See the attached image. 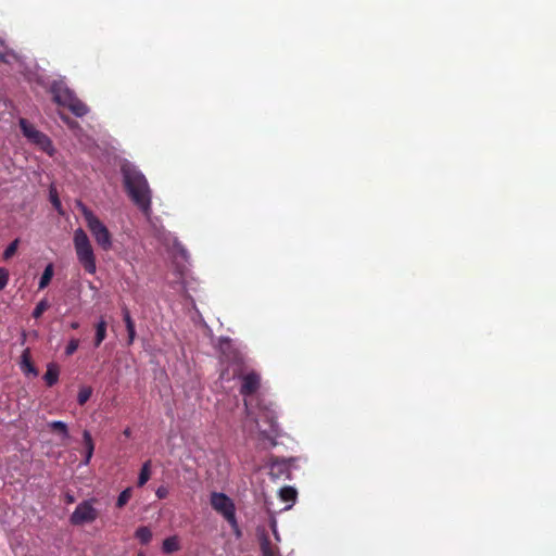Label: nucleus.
<instances>
[{"label": "nucleus", "mask_w": 556, "mask_h": 556, "mask_svg": "<svg viewBox=\"0 0 556 556\" xmlns=\"http://www.w3.org/2000/svg\"><path fill=\"white\" fill-rule=\"evenodd\" d=\"M135 338H136V334H132V333H128V341H127V344L128 345H131L135 341Z\"/></svg>", "instance_id": "31"}, {"label": "nucleus", "mask_w": 556, "mask_h": 556, "mask_svg": "<svg viewBox=\"0 0 556 556\" xmlns=\"http://www.w3.org/2000/svg\"><path fill=\"white\" fill-rule=\"evenodd\" d=\"M121 174L127 195L146 216H149L151 214L152 190L146 176L128 161L121 165Z\"/></svg>", "instance_id": "2"}, {"label": "nucleus", "mask_w": 556, "mask_h": 556, "mask_svg": "<svg viewBox=\"0 0 556 556\" xmlns=\"http://www.w3.org/2000/svg\"><path fill=\"white\" fill-rule=\"evenodd\" d=\"M135 538L139 540L141 544H148L152 539V531L148 527H139L135 532Z\"/></svg>", "instance_id": "20"}, {"label": "nucleus", "mask_w": 556, "mask_h": 556, "mask_svg": "<svg viewBox=\"0 0 556 556\" xmlns=\"http://www.w3.org/2000/svg\"><path fill=\"white\" fill-rule=\"evenodd\" d=\"M210 503L212 508L220 514L232 528H238L236 506L229 496L222 492H213Z\"/></svg>", "instance_id": "6"}, {"label": "nucleus", "mask_w": 556, "mask_h": 556, "mask_svg": "<svg viewBox=\"0 0 556 556\" xmlns=\"http://www.w3.org/2000/svg\"><path fill=\"white\" fill-rule=\"evenodd\" d=\"M74 249L77 260L86 273L93 275L97 271V262L93 248L87 233L81 228L74 231Z\"/></svg>", "instance_id": "3"}, {"label": "nucleus", "mask_w": 556, "mask_h": 556, "mask_svg": "<svg viewBox=\"0 0 556 556\" xmlns=\"http://www.w3.org/2000/svg\"><path fill=\"white\" fill-rule=\"evenodd\" d=\"M179 539L176 535L168 536L163 541L162 549L165 554H172L179 551Z\"/></svg>", "instance_id": "16"}, {"label": "nucleus", "mask_w": 556, "mask_h": 556, "mask_svg": "<svg viewBox=\"0 0 556 556\" xmlns=\"http://www.w3.org/2000/svg\"><path fill=\"white\" fill-rule=\"evenodd\" d=\"M65 106L77 117H83L89 112V108L76 96Z\"/></svg>", "instance_id": "10"}, {"label": "nucleus", "mask_w": 556, "mask_h": 556, "mask_svg": "<svg viewBox=\"0 0 556 556\" xmlns=\"http://www.w3.org/2000/svg\"><path fill=\"white\" fill-rule=\"evenodd\" d=\"M122 313L126 328H130L131 326H134L135 323L130 316L129 309L126 306L122 308Z\"/></svg>", "instance_id": "27"}, {"label": "nucleus", "mask_w": 556, "mask_h": 556, "mask_svg": "<svg viewBox=\"0 0 556 556\" xmlns=\"http://www.w3.org/2000/svg\"><path fill=\"white\" fill-rule=\"evenodd\" d=\"M20 128L25 138L33 144L37 146L41 151L52 155L54 152V148L50 138L38 130L33 124H30L27 119L21 118Z\"/></svg>", "instance_id": "5"}, {"label": "nucleus", "mask_w": 556, "mask_h": 556, "mask_svg": "<svg viewBox=\"0 0 556 556\" xmlns=\"http://www.w3.org/2000/svg\"><path fill=\"white\" fill-rule=\"evenodd\" d=\"M78 327H79V323H77V321H73V323L71 324V328H72V329H77Z\"/></svg>", "instance_id": "35"}, {"label": "nucleus", "mask_w": 556, "mask_h": 556, "mask_svg": "<svg viewBox=\"0 0 556 556\" xmlns=\"http://www.w3.org/2000/svg\"><path fill=\"white\" fill-rule=\"evenodd\" d=\"M126 329H127V333L136 334L135 325H134V326H131L130 328H126Z\"/></svg>", "instance_id": "32"}, {"label": "nucleus", "mask_w": 556, "mask_h": 556, "mask_svg": "<svg viewBox=\"0 0 556 556\" xmlns=\"http://www.w3.org/2000/svg\"><path fill=\"white\" fill-rule=\"evenodd\" d=\"M50 92L53 101L65 106L76 96L63 80H54L50 86Z\"/></svg>", "instance_id": "8"}, {"label": "nucleus", "mask_w": 556, "mask_h": 556, "mask_svg": "<svg viewBox=\"0 0 556 556\" xmlns=\"http://www.w3.org/2000/svg\"><path fill=\"white\" fill-rule=\"evenodd\" d=\"M96 498L86 500L79 503L70 516V522L73 526H83L91 523L99 517L98 509L93 506Z\"/></svg>", "instance_id": "7"}, {"label": "nucleus", "mask_w": 556, "mask_h": 556, "mask_svg": "<svg viewBox=\"0 0 556 556\" xmlns=\"http://www.w3.org/2000/svg\"><path fill=\"white\" fill-rule=\"evenodd\" d=\"M53 274H54L53 264H48L40 277V280L38 283L39 290H42L49 286L52 277H53Z\"/></svg>", "instance_id": "19"}, {"label": "nucleus", "mask_w": 556, "mask_h": 556, "mask_svg": "<svg viewBox=\"0 0 556 556\" xmlns=\"http://www.w3.org/2000/svg\"><path fill=\"white\" fill-rule=\"evenodd\" d=\"M150 478H151V460L149 459L143 463V465L140 469L137 485L139 488L143 486L150 480Z\"/></svg>", "instance_id": "18"}, {"label": "nucleus", "mask_w": 556, "mask_h": 556, "mask_svg": "<svg viewBox=\"0 0 556 556\" xmlns=\"http://www.w3.org/2000/svg\"><path fill=\"white\" fill-rule=\"evenodd\" d=\"M296 494V490L292 486H283L279 491L280 498L286 503H294Z\"/></svg>", "instance_id": "21"}, {"label": "nucleus", "mask_w": 556, "mask_h": 556, "mask_svg": "<svg viewBox=\"0 0 556 556\" xmlns=\"http://www.w3.org/2000/svg\"><path fill=\"white\" fill-rule=\"evenodd\" d=\"M131 496H132V489L126 488L124 491H122L119 493L117 501H116V507L123 508L129 502Z\"/></svg>", "instance_id": "22"}, {"label": "nucleus", "mask_w": 556, "mask_h": 556, "mask_svg": "<svg viewBox=\"0 0 556 556\" xmlns=\"http://www.w3.org/2000/svg\"><path fill=\"white\" fill-rule=\"evenodd\" d=\"M50 307V304L49 302L47 301V299H42L41 301H39L36 305V307L34 308L33 311V317L34 318H39L41 317V315Z\"/></svg>", "instance_id": "24"}, {"label": "nucleus", "mask_w": 556, "mask_h": 556, "mask_svg": "<svg viewBox=\"0 0 556 556\" xmlns=\"http://www.w3.org/2000/svg\"><path fill=\"white\" fill-rule=\"evenodd\" d=\"M83 442L85 446V459L84 464L88 465L92 458L94 452V442L92 440L91 433L88 430H84L83 432Z\"/></svg>", "instance_id": "13"}, {"label": "nucleus", "mask_w": 556, "mask_h": 556, "mask_svg": "<svg viewBox=\"0 0 556 556\" xmlns=\"http://www.w3.org/2000/svg\"><path fill=\"white\" fill-rule=\"evenodd\" d=\"M155 495L159 500H163V498H166L167 495H168V489L167 486L165 485H160L156 491H155Z\"/></svg>", "instance_id": "29"}, {"label": "nucleus", "mask_w": 556, "mask_h": 556, "mask_svg": "<svg viewBox=\"0 0 556 556\" xmlns=\"http://www.w3.org/2000/svg\"><path fill=\"white\" fill-rule=\"evenodd\" d=\"M60 368L55 363L47 365V371L43 375V380L48 387H53L59 381Z\"/></svg>", "instance_id": "12"}, {"label": "nucleus", "mask_w": 556, "mask_h": 556, "mask_svg": "<svg viewBox=\"0 0 556 556\" xmlns=\"http://www.w3.org/2000/svg\"><path fill=\"white\" fill-rule=\"evenodd\" d=\"M138 556H142L141 554H139Z\"/></svg>", "instance_id": "38"}, {"label": "nucleus", "mask_w": 556, "mask_h": 556, "mask_svg": "<svg viewBox=\"0 0 556 556\" xmlns=\"http://www.w3.org/2000/svg\"><path fill=\"white\" fill-rule=\"evenodd\" d=\"M62 119L70 124V119H68V117H64V116H62Z\"/></svg>", "instance_id": "36"}, {"label": "nucleus", "mask_w": 556, "mask_h": 556, "mask_svg": "<svg viewBox=\"0 0 556 556\" xmlns=\"http://www.w3.org/2000/svg\"><path fill=\"white\" fill-rule=\"evenodd\" d=\"M51 431L59 433L62 439L66 440L70 438L67 425L60 420H54L48 424Z\"/></svg>", "instance_id": "17"}, {"label": "nucleus", "mask_w": 556, "mask_h": 556, "mask_svg": "<svg viewBox=\"0 0 556 556\" xmlns=\"http://www.w3.org/2000/svg\"><path fill=\"white\" fill-rule=\"evenodd\" d=\"M78 346H79V340L75 339V338L71 339L66 345L65 354L67 356L73 355L77 351Z\"/></svg>", "instance_id": "26"}, {"label": "nucleus", "mask_w": 556, "mask_h": 556, "mask_svg": "<svg viewBox=\"0 0 556 556\" xmlns=\"http://www.w3.org/2000/svg\"><path fill=\"white\" fill-rule=\"evenodd\" d=\"M20 365L24 374L38 375V370L31 362L30 350L28 348L23 351Z\"/></svg>", "instance_id": "11"}, {"label": "nucleus", "mask_w": 556, "mask_h": 556, "mask_svg": "<svg viewBox=\"0 0 556 556\" xmlns=\"http://www.w3.org/2000/svg\"><path fill=\"white\" fill-rule=\"evenodd\" d=\"M81 212L87 227L94 238L97 244L103 250L109 251L112 248V236L108 227L86 206L83 205Z\"/></svg>", "instance_id": "4"}, {"label": "nucleus", "mask_w": 556, "mask_h": 556, "mask_svg": "<svg viewBox=\"0 0 556 556\" xmlns=\"http://www.w3.org/2000/svg\"><path fill=\"white\" fill-rule=\"evenodd\" d=\"M106 321L101 318L99 323L96 325V336H94V346L98 348L106 338Z\"/></svg>", "instance_id": "15"}, {"label": "nucleus", "mask_w": 556, "mask_h": 556, "mask_svg": "<svg viewBox=\"0 0 556 556\" xmlns=\"http://www.w3.org/2000/svg\"><path fill=\"white\" fill-rule=\"evenodd\" d=\"M1 62H7L5 60V53H3L2 51H0V63Z\"/></svg>", "instance_id": "34"}, {"label": "nucleus", "mask_w": 556, "mask_h": 556, "mask_svg": "<svg viewBox=\"0 0 556 556\" xmlns=\"http://www.w3.org/2000/svg\"><path fill=\"white\" fill-rule=\"evenodd\" d=\"M260 548L262 556H279L278 548L273 545L267 534L260 538Z\"/></svg>", "instance_id": "14"}, {"label": "nucleus", "mask_w": 556, "mask_h": 556, "mask_svg": "<svg viewBox=\"0 0 556 556\" xmlns=\"http://www.w3.org/2000/svg\"><path fill=\"white\" fill-rule=\"evenodd\" d=\"M9 282V271L0 267V291L3 290Z\"/></svg>", "instance_id": "28"}, {"label": "nucleus", "mask_w": 556, "mask_h": 556, "mask_svg": "<svg viewBox=\"0 0 556 556\" xmlns=\"http://www.w3.org/2000/svg\"><path fill=\"white\" fill-rule=\"evenodd\" d=\"M222 362L227 363L225 369L220 372L222 380H231L239 378L241 380L240 394L244 397L251 396L257 392L261 387V376L255 370L245 372L247 366L243 355L233 348L228 338H222L219 341Z\"/></svg>", "instance_id": "1"}, {"label": "nucleus", "mask_w": 556, "mask_h": 556, "mask_svg": "<svg viewBox=\"0 0 556 556\" xmlns=\"http://www.w3.org/2000/svg\"><path fill=\"white\" fill-rule=\"evenodd\" d=\"M123 433H124L125 437L128 438L131 434V430L129 428H126Z\"/></svg>", "instance_id": "33"}, {"label": "nucleus", "mask_w": 556, "mask_h": 556, "mask_svg": "<svg viewBox=\"0 0 556 556\" xmlns=\"http://www.w3.org/2000/svg\"><path fill=\"white\" fill-rule=\"evenodd\" d=\"M269 473L275 479H280L282 477H289L290 475V464L285 459H274L269 466Z\"/></svg>", "instance_id": "9"}, {"label": "nucleus", "mask_w": 556, "mask_h": 556, "mask_svg": "<svg viewBox=\"0 0 556 556\" xmlns=\"http://www.w3.org/2000/svg\"><path fill=\"white\" fill-rule=\"evenodd\" d=\"M20 239L13 240L4 250L2 257L4 261L10 260L17 251Z\"/></svg>", "instance_id": "23"}, {"label": "nucleus", "mask_w": 556, "mask_h": 556, "mask_svg": "<svg viewBox=\"0 0 556 556\" xmlns=\"http://www.w3.org/2000/svg\"><path fill=\"white\" fill-rule=\"evenodd\" d=\"M50 199H51V202L53 204V206L56 208V210H60L61 207V202L56 195V193H54L52 190L50 191Z\"/></svg>", "instance_id": "30"}, {"label": "nucleus", "mask_w": 556, "mask_h": 556, "mask_svg": "<svg viewBox=\"0 0 556 556\" xmlns=\"http://www.w3.org/2000/svg\"><path fill=\"white\" fill-rule=\"evenodd\" d=\"M92 394V389L90 387H84L79 390L77 395V402L79 405H85Z\"/></svg>", "instance_id": "25"}, {"label": "nucleus", "mask_w": 556, "mask_h": 556, "mask_svg": "<svg viewBox=\"0 0 556 556\" xmlns=\"http://www.w3.org/2000/svg\"><path fill=\"white\" fill-rule=\"evenodd\" d=\"M73 501H74L73 496H68V502L71 503Z\"/></svg>", "instance_id": "37"}]
</instances>
